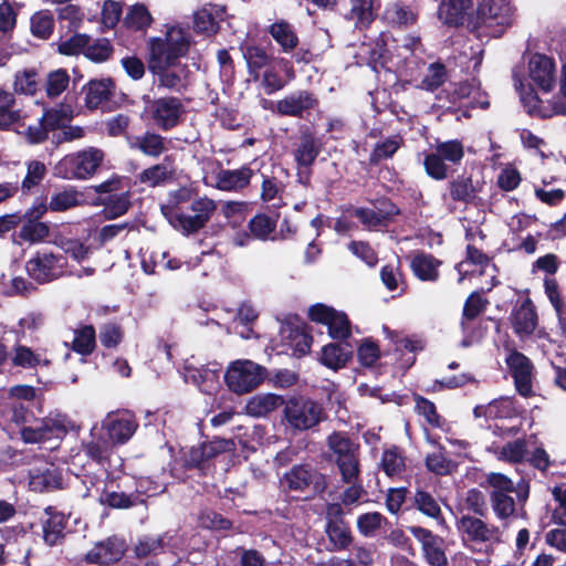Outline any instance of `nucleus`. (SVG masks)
<instances>
[{
  "label": "nucleus",
  "instance_id": "obj_22",
  "mask_svg": "<svg viewBox=\"0 0 566 566\" xmlns=\"http://www.w3.org/2000/svg\"><path fill=\"white\" fill-rule=\"evenodd\" d=\"M66 114L62 109H45L36 125L27 128V138L31 144H41L49 137L50 132L65 127Z\"/></svg>",
  "mask_w": 566,
  "mask_h": 566
},
{
  "label": "nucleus",
  "instance_id": "obj_52",
  "mask_svg": "<svg viewBox=\"0 0 566 566\" xmlns=\"http://www.w3.org/2000/svg\"><path fill=\"white\" fill-rule=\"evenodd\" d=\"M285 403L282 396L275 394L258 395L249 400L247 410L255 417L266 416Z\"/></svg>",
  "mask_w": 566,
  "mask_h": 566
},
{
  "label": "nucleus",
  "instance_id": "obj_4",
  "mask_svg": "<svg viewBox=\"0 0 566 566\" xmlns=\"http://www.w3.org/2000/svg\"><path fill=\"white\" fill-rule=\"evenodd\" d=\"M190 39L180 28H171L166 33V39L151 38L149 40V69L156 72V67H171L178 60L189 52Z\"/></svg>",
  "mask_w": 566,
  "mask_h": 566
},
{
  "label": "nucleus",
  "instance_id": "obj_3",
  "mask_svg": "<svg viewBox=\"0 0 566 566\" xmlns=\"http://www.w3.org/2000/svg\"><path fill=\"white\" fill-rule=\"evenodd\" d=\"M217 206L213 200L205 197L195 199L189 209L193 214H188L178 205H163L160 210L169 224L184 235L199 232L210 221Z\"/></svg>",
  "mask_w": 566,
  "mask_h": 566
},
{
  "label": "nucleus",
  "instance_id": "obj_56",
  "mask_svg": "<svg viewBox=\"0 0 566 566\" xmlns=\"http://www.w3.org/2000/svg\"><path fill=\"white\" fill-rule=\"evenodd\" d=\"M48 174L46 166L40 160H30L27 164V175L21 182L23 193H31L38 187Z\"/></svg>",
  "mask_w": 566,
  "mask_h": 566
},
{
  "label": "nucleus",
  "instance_id": "obj_58",
  "mask_svg": "<svg viewBox=\"0 0 566 566\" xmlns=\"http://www.w3.org/2000/svg\"><path fill=\"white\" fill-rule=\"evenodd\" d=\"M433 151L450 166L459 165L464 157L463 144L458 139L438 142Z\"/></svg>",
  "mask_w": 566,
  "mask_h": 566
},
{
  "label": "nucleus",
  "instance_id": "obj_61",
  "mask_svg": "<svg viewBox=\"0 0 566 566\" xmlns=\"http://www.w3.org/2000/svg\"><path fill=\"white\" fill-rule=\"evenodd\" d=\"M113 52L114 48L108 39L101 38L94 41L91 39L85 48L84 55L95 63H103L113 55Z\"/></svg>",
  "mask_w": 566,
  "mask_h": 566
},
{
  "label": "nucleus",
  "instance_id": "obj_6",
  "mask_svg": "<svg viewBox=\"0 0 566 566\" xmlns=\"http://www.w3.org/2000/svg\"><path fill=\"white\" fill-rule=\"evenodd\" d=\"M104 160V151L99 148L87 149L64 156L55 165V175L63 179L85 180L93 177Z\"/></svg>",
  "mask_w": 566,
  "mask_h": 566
},
{
  "label": "nucleus",
  "instance_id": "obj_24",
  "mask_svg": "<svg viewBox=\"0 0 566 566\" xmlns=\"http://www.w3.org/2000/svg\"><path fill=\"white\" fill-rule=\"evenodd\" d=\"M138 481H140L139 486L132 493L104 490L99 495V503L115 510H128L137 505H145L146 499L144 495L146 491L142 488L149 480L142 478Z\"/></svg>",
  "mask_w": 566,
  "mask_h": 566
},
{
  "label": "nucleus",
  "instance_id": "obj_9",
  "mask_svg": "<svg viewBox=\"0 0 566 566\" xmlns=\"http://www.w3.org/2000/svg\"><path fill=\"white\" fill-rule=\"evenodd\" d=\"M284 417L293 429L308 430L323 420L324 409L312 399L292 397L285 402Z\"/></svg>",
  "mask_w": 566,
  "mask_h": 566
},
{
  "label": "nucleus",
  "instance_id": "obj_31",
  "mask_svg": "<svg viewBox=\"0 0 566 566\" xmlns=\"http://www.w3.org/2000/svg\"><path fill=\"white\" fill-rule=\"evenodd\" d=\"M127 143L130 149L138 150L151 158L160 157L168 149L166 137L153 130H146L142 135L128 136Z\"/></svg>",
  "mask_w": 566,
  "mask_h": 566
},
{
  "label": "nucleus",
  "instance_id": "obj_40",
  "mask_svg": "<svg viewBox=\"0 0 566 566\" xmlns=\"http://www.w3.org/2000/svg\"><path fill=\"white\" fill-rule=\"evenodd\" d=\"M56 432H65L63 424L56 422L49 423L48 421L40 420L39 424L33 427L31 424H23L20 429L21 439L25 443H39L56 437Z\"/></svg>",
  "mask_w": 566,
  "mask_h": 566
},
{
  "label": "nucleus",
  "instance_id": "obj_48",
  "mask_svg": "<svg viewBox=\"0 0 566 566\" xmlns=\"http://www.w3.org/2000/svg\"><path fill=\"white\" fill-rule=\"evenodd\" d=\"M490 304V301L483 296L482 292H472L465 300L462 317L460 322L461 329H468L469 323H473L483 314Z\"/></svg>",
  "mask_w": 566,
  "mask_h": 566
},
{
  "label": "nucleus",
  "instance_id": "obj_33",
  "mask_svg": "<svg viewBox=\"0 0 566 566\" xmlns=\"http://www.w3.org/2000/svg\"><path fill=\"white\" fill-rule=\"evenodd\" d=\"M240 49L247 63L248 74L254 81H259L262 70L272 63L273 56L263 46L258 44L245 43Z\"/></svg>",
  "mask_w": 566,
  "mask_h": 566
},
{
  "label": "nucleus",
  "instance_id": "obj_19",
  "mask_svg": "<svg viewBox=\"0 0 566 566\" xmlns=\"http://www.w3.org/2000/svg\"><path fill=\"white\" fill-rule=\"evenodd\" d=\"M528 77L543 95L549 93L556 84V66L554 61L539 53L528 60Z\"/></svg>",
  "mask_w": 566,
  "mask_h": 566
},
{
  "label": "nucleus",
  "instance_id": "obj_54",
  "mask_svg": "<svg viewBox=\"0 0 566 566\" xmlns=\"http://www.w3.org/2000/svg\"><path fill=\"white\" fill-rule=\"evenodd\" d=\"M325 533L328 541L333 544L334 551H345L354 542L348 522L326 524Z\"/></svg>",
  "mask_w": 566,
  "mask_h": 566
},
{
  "label": "nucleus",
  "instance_id": "obj_20",
  "mask_svg": "<svg viewBox=\"0 0 566 566\" xmlns=\"http://www.w3.org/2000/svg\"><path fill=\"white\" fill-rule=\"evenodd\" d=\"M419 15L420 6L417 1H396L386 7L382 19L392 29L406 30L417 24Z\"/></svg>",
  "mask_w": 566,
  "mask_h": 566
},
{
  "label": "nucleus",
  "instance_id": "obj_14",
  "mask_svg": "<svg viewBox=\"0 0 566 566\" xmlns=\"http://www.w3.org/2000/svg\"><path fill=\"white\" fill-rule=\"evenodd\" d=\"M407 530L420 543L422 557L429 566H448L444 539L441 536L418 525L408 526Z\"/></svg>",
  "mask_w": 566,
  "mask_h": 566
},
{
  "label": "nucleus",
  "instance_id": "obj_53",
  "mask_svg": "<svg viewBox=\"0 0 566 566\" xmlns=\"http://www.w3.org/2000/svg\"><path fill=\"white\" fill-rule=\"evenodd\" d=\"M123 23L128 30L146 31L153 23V17L145 4L136 3L128 9Z\"/></svg>",
  "mask_w": 566,
  "mask_h": 566
},
{
  "label": "nucleus",
  "instance_id": "obj_36",
  "mask_svg": "<svg viewBox=\"0 0 566 566\" xmlns=\"http://www.w3.org/2000/svg\"><path fill=\"white\" fill-rule=\"evenodd\" d=\"M350 7L344 12L347 20L355 21L357 27H369L380 9V0H349Z\"/></svg>",
  "mask_w": 566,
  "mask_h": 566
},
{
  "label": "nucleus",
  "instance_id": "obj_17",
  "mask_svg": "<svg viewBox=\"0 0 566 566\" xmlns=\"http://www.w3.org/2000/svg\"><path fill=\"white\" fill-rule=\"evenodd\" d=\"M505 363L517 392L523 397H531L533 395V364L531 360L524 354L511 350L505 357Z\"/></svg>",
  "mask_w": 566,
  "mask_h": 566
},
{
  "label": "nucleus",
  "instance_id": "obj_38",
  "mask_svg": "<svg viewBox=\"0 0 566 566\" xmlns=\"http://www.w3.org/2000/svg\"><path fill=\"white\" fill-rule=\"evenodd\" d=\"M115 90V83L111 77L91 80L84 85L85 106L88 109H96L102 103L111 99Z\"/></svg>",
  "mask_w": 566,
  "mask_h": 566
},
{
  "label": "nucleus",
  "instance_id": "obj_5",
  "mask_svg": "<svg viewBox=\"0 0 566 566\" xmlns=\"http://www.w3.org/2000/svg\"><path fill=\"white\" fill-rule=\"evenodd\" d=\"M514 86L520 92L521 102L530 115L547 118L566 114V64L562 72L560 92L563 97L544 99L531 85L526 87L516 75L514 76Z\"/></svg>",
  "mask_w": 566,
  "mask_h": 566
},
{
  "label": "nucleus",
  "instance_id": "obj_39",
  "mask_svg": "<svg viewBox=\"0 0 566 566\" xmlns=\"http://www.w3.org/2000/svg\"><path fill=\"white\" fill-rule=\"evenodd\" d=\"M410 509L417 510L421 514L434 520L439 525H443L446 520L437 499L428 491L418 488L411 499Z\"/></svg>",
  "mask_w": 566,
  "mask_h": 566
},
{
  "label": "nucleus",
  "instance_id": "obj_23",
  "mask_svg": "<svg viewBox=\"0 0 566 566\" xmlns=\"http://www.w3.org/2000/svg\"><path fill=\"white\" fill-rule=\"evenodd\" d=\"M30 486L33 491L50 492L63 488V474L53 463H45L29 470Z\"/></svg>",
  "mask_w": 566,
  "mask_h": 566
},
{
  "label": "nucleus",
  "instance_id": "obj_25",
  "mask_svg": "<svg viewBox=\"0 0 566 566\" xmlns=\"http://www.w3.org/2000/svg\"><path fill=\"white\" fill-rule=\"evenodd\" d=\"M484 517L465 515L457 517V528L464 542L482 544L491 539L493 531L484 522Z\"/></svg>",
  "mask_w": 566,
  "mask_h": 566
},
{
  "label": "nucleus",
  "instance_id": "obj_29",
  "mask_svg": "<svg viewBox=\"0 0 566 566\" xmlns=\"http://www.w3.org/2000/svg\"><path fill=\"white\" fill-rule=\"evenodd\" d=\"M224 8L217 4H206L193 13V30L196 33L214 35L220 30Z\"/></svg>",
  "mask_w": 566,
  "mask_h": 566
},
{
  "label": "nucleus",
  "instance_id": "obj_34",
  "mask_svg": "<svg viewBox=\"0 0 566 566\" xmlns=\"http://www.w3.org/2000/svg\"><path fill=\"white\" fill-rule=\"evenodd\" d=\"M168 533L159 535H142L137 538L132 548L133 556L137 559L157 557L166 552L168 547Z\"/></svg>",
  "mask_w": 566,
  "mask_h": 566
},
{
  "label": "nucleus",
  "instance_id": "obj_13",
  "mask_svg": "<svg viewBox=\"0 0 566 566\" xmlns=\"http://www.w3.org/2000/svg\"><path fill=\"white\" fill-rule=\"evenodd\" d=\"M48 212V206L44 200L35 201L24 212L20 211L21 228L19 238L23 242L38 243L44 241L50 235V227L41 221Z\"/></svg>",
  "mask_w": 566,
  "mask_h": 566
},
{
  "label": "nucleus",
  "instance_id": "obj_26",
  "mask_svg": "<svg viewBox=\"0 0 566 566\" xmlns=\"http://www.w3.org/2000/svg\"><path fill=\"white\" fill-rule=\"evenodd\" d=\"M254 176L249 165L239 169H221L216 175V188L222 191H241L245 189Z\"/></svg>",
  "mask_w": 566,
  "mask_h": 566
},
{
  "label": "nucleus",
  "instance_id": "obj_7",
  "mask_svg": "<svg viewBox=\"0 0 566 566\" xmlns=\"http://www.w3.org/2000/svg\"><path fill=\"white\" fill-rule=\"evenodd\" d=\"M266 376L265 367L249 359L235 360L228 367L224 382L230 391L244 395L258 388Z\"/></svg>",
  "mask_w": 566,
  "mask_h": 566
},
{
  "label": "nucleus",
  "instance_id": "obj_12",
  "mask_svg": "<svg viewBox=\"0 0 566 566\" xmlns=\"http://www.w3.org/2000/svg\"><path fill=\"white\" fill-rule=\"evenodd\" d=\"M146 112L159 129L168 132L181 123L185 106L179 97L164 96L149 101Z\"/></svg>",
  "mask_w": 566,
  "mask_h": 566
},
{
  "label": "nucleus",
  "instance_id": "obj_62",
  "mask_svg": "<svg viewBox=\"0 0 566 566\" xmlns=\"http://www.w3.org/2000/svg\"><path fill=\"white\" fill-rule=\"evenodd\" d=\"M447 81V69L441 62L431 63L423 76L420 88L428 92H434Z\"/></svg>",
  "mask_w": 566,
  "mask_h": 566
},
{
  "label": "nucleus",
  "instance_id": "obj_46",
  "mask_svg": "<svg viewBox=\"0 0 566 566\" xmlns=\"http://www.w3.org/2000/svg\"><path fill=\"white\" fill-rule=\"evenodd\" d=\"M353 352L338 343H329L322 348L321 363L333 370L346 366L352 359Z\"/></svg>",
  "mask_w": 566,
  "mask_h": 566
},
{
  "label": "nucleus",
  "instance_id": "obj_45",
  "mask_svg": "<svg viewBox=\"0 0 566 566\" xmlns=\"http://www.w3.org/2000/svg\"><path fill=\"white\" fill-rule=\"evenodd\" d=\"M403 145L405 139L398 134L376 143L369 155V166H378L381 161L391 159Z\"/></svg>",
  "mask_w": 566,
  "mask_h": 566
},
{
  "label": "nucleus",
  "instance_id": "obj_47",
  "mask_svg": "<svg viewBox=\"0 0 566 566\" xmlns=\"http://www.w3.org/2000/svg\"><path fill=\"white\" fill-rule=\"evenodd\" d=\"M99 202L104 206L102 213L106 220L117 219L132 207L130 191L125 190L120 193L109 195L99 199Z\"/></svg>",
  "mask_w": 566,
  "mask_h": 566
},
{
  "label": "nucleus",
  "instance_id": "obj_42",
  "mask_svg": "<svg viewBox=\"0 0 566 566\" xmlns=\"http://www.w3.org/2000/svg\"><path fill=\"white\" fill-rule=\"evenodd\" d=\"M33 405L34 402L8 399L2 412L10 422H13L19 427L23 424H32L38 421L33 411Z\"/></svg>",
  "mask_w": 566,
  "mask_h": 566
},
{
  "label": "nucleus",
  "instance_id": "obj_44",
  "mask_svg": "<svg viewBox=\"0 0 566 566\" xmlns=\"http://www.w3.org/2000/svg\"><path fill=\"white\" fill-rule=\"evenodd\" d=\"M286 339L289 340L290 347L293 349L294 356L302 357L310 353L313 336L306 324L289 326Z\"/></svg>",
  "mask_w": 566,
  "mask_h": 566
},
{
  "label": "nucleus",
  "instance_id": "obj_51",
  "mask_svg": "<svg viewBox=\"0 0 566 566\" xmlns=\"http://www.w3.org/2000/svg\"><path fill=\"white\" fill-rule=\"evenodd\" d=\"M20 118V109L15 108L14 94L0 87V130L9 129Z\"/></svg>",
  "mask_w": 566,
  "mask_h": 566
},
{
  "label": "nucleus",
  "instance_id": "obj_43",
  "mask_svg": "<svg viewBox=\"0 0 566 566\" xmlns=\"http://www.w3.org/2000/svg\"><path fill=\"white\" fill-rule=\"evenodd\" d=\"M379 468L390 479L400 478L406 471L403 451L397 446L385 449L380 458Z\"/></svg>",
  "mask_w": 566,
  "mask_h": 566
},
{
  "label": "nucleus",
  "instance_id": "obj_64",
  "mask_svg": "<svg viewBox=\"0 0 566 566\" xmlns=\"http://www.w3.org/2000/svg\"><path fill=\"white\" fill-rule=\"evenodd\" d=\"M112 443L103 437L93 438L83 443V451L91 460L103 463L109 455Z\"/></svg>",
  "mask_w": 566,
  "mask_h": 566
},
{
  "label": "nucleus",
  "instance_id": "obj_21",
  "mask_svg": "<svg viewBox=\"0 0 566 566\" xmlns=\"http://www.w3.org/2000/svg\"><path fill=\"white\" fill-rule=\"evenodd\" d=\"M388 333L391 342L394 343V355L396 367L406 373L416 363V354L424 349V343L418 338L411 337H398V334L394 331L385 328Z\"/></svg>",
  "mask_w": 566,
  "mask_h": 566
},
{
  "label": "nucleus",
  "instance_id": "obj_28",
  "mask_svg": "<svg viewBox=\"0 0 566 566\" xmlns=\"http://www.w3.org/2000/svg\"><path fill=\"white\" fill-rule=\"evenodd\" d=\"M265 32L279 45L281 53H293L300 44V38L294 25L285 19L276 20L268 25Z\"/></svg>",
  "mask_w": 566,
  "mask_h": 566
},
{
  "label": "nucleus",
  "instance_id": "obj_59",
  "mask_svg": "<svg viewBox=\"0 0 566 566\" xmlns=\"http://www.w3.org/2000/svg\"><path fill=\"white\" fill-rule=\"evenodd\" d=\"M80 193L74 188L57 191L51 196L50 202L46 203L48 210L54 212H63L80 205Z\"/></svg>",
  "mask_w": 566,
  "mask_h": 566
},
{
  "label": "nucleus",
  "instance_id": "obj_55",
  "mask_svg": "<svg viewBox=\"0 0 566 566\" xmlns=\"http://www.w3.org/2000/svg\"><path fill=\"white\" fill-rule=\"evenodd\" d=\"M30 30L34 38L48 40L54 31V17L50 10H40L30 19Z\"/></svg>",
  "mask_w": 566,
  "mask_h": 566
},
{
  "label": "nucleus",
  "instance_id": "obj_37",
  "mask_svg": "<svg viewBox=\"0 0 566 566\" xmlns=\"http://www.w3.org/2000/svg\"><path fill=\"white\" fill-rule=\"evenodd\" d=\"M489 509L485 502L484 494L473 488L470 489L463 496L458 499L455 505V518L459 516H488Z\"/></svg>",
  "mask_w": 566,
  "mask_h": 566
},
{
  "label": "nucleus",
  "instance_id": "obj_60",
  "mask_svg": "<svg viewBox=\"0 0 566 566\" xmlns=\"http://www.w3.org/2000/svg\"><path fill=\"white\" fill-rule=\"evenodd\" d=\"M385 523L387 518L381 513L368 512L358 515L356 526L363 536L374 537Z\"/></svg>",
  "mask_w": 566,
  "mask_h": 566
},
{
  "label": "nucleus",
  "instance_id": "obj_49",
  "mask_svg": "<svg viewBox=\"0 0 566 566\" xmlns=\"http://www.w3.org/2000/svg\"><path fill=\"white\" fill-rule=\"evenodd\" d=\"M40 90V74L34 67L17 71L13 80V94L34 96Z\"/></svg>",
  "mask_w": 566,
  "mask_h": 566
},
{
  "label": "nucleus",
  "instance_id": "obj_2",
  "mask_svg": "<svg viewBox=\"0 0 566 566\" xmlns=\"http://www.w3.org/2000/svg\"><path fill=\"white\" fill-rule=\"evenodd\" d=\"M284 492L296 494L294 497L313 500L325 493L328 479L316 465L305 462L293 464L280 479Z\"/></svg>",
  "mask_w": 566,
  "mask_h": 566
},
{
  "label": "nucleus",
  "instance_id": "obj_10",
  "mask_svg": "<svg viewBox=\"0 0 566 566\" xmlns=\"http://www.w3.org/2000/svg\"><path fill=\"white\" fill-rule=\"evenodd\" d=\"M318 96L310 90H297L279 99L272 111L283 117L308 119L319 112Z\"/></svg>",
  "mask_w": 566,
  "mask_h": 566
},
{
  "label": "nucleus",
  "instance_id": "obj_35",
  "mask_svg": "<svg viewBox=\"0 0 566 566\" xmlns=\"http://www.w3.org/2000/svg\"><path fill=\"white\" fill-rule=\"evenodd\" d=\"M476 197V188L471 176L459 175L447 185V192L442 195L444 201L451 200L464 205L471 203Z\"/></svg>",
  "mask_w": 566,
  "mask_h": 566
},
{
  "label": "nucleus",
  "instance_id": "obj_11",
  "mask_svg": "<svg viewBox=\"0 0 566 566\" xmlns=\"http://www.w3.org/2000/svg\"><path fill=\"white\" fill-rule=\"evenodd\" d=\"M307 317L311 322L325 325L331 338L346 340L352 336L350 321L346 313L323 303L310 306Z\"/></svg>",
  "mask_w": 566,
  "mask_h": 566
},
{
  "label": "nucleus",
  "instance_id": "obj_41",
  "mask_svg": "<svg viewBox=\"0 0 566 566\" xmlns=\"http://www.w3.org/2000/svg\"><path fill=\"white\" fill-rule=\"evenodd\" d=\"M441 264L442 262L432 254L418 252L412 258L410 268L420 281L436 282L440 276L438 269Z\"/></svg>",
  "mask_w": 566,
  "mask_h": 566
},
{
  "label": "nucleus",
  "instance_id": "obj_57",
  "mask_svg": "<svg viewBox=\"0 0 566 566\" xmlns=\"http://www.w3.org/2000/svg\"><path fill=\"white\" fill-rule=\"evenodd\" d=\"M423 167L426 174L433 180H444L449 177L450 165L447 164L437 153L430 151L423 156Z\"/></svg>",
  "mask_w": 566,
  "mask_h": 566
},
{
  "label": "nucleus",
  "instance_id": "obj_30",
  "mask_svg": "<svg viewBox=\"0 0 566 566\" xmlns=\"http://www.w3.org/2000/svg\"><path fill=\"white\" fill-rule=\"evenodd\" d=\"M44 515L46 517L42 520L43 539L45 544L54 546L64 538L69 520L64 513L51 505L44 509Z\"/></svg>",
  "mask_w": 566,
  "mask_h": 566
},
{
  "label": "nucleus",
  "instance_id": "obj_63",
  "mask_svg": "<svg viewBox=\"0 0 566 566\" xmlns=\"http://www.w3.org/2000/svg\"><path fill=\"white\" fill-rule=\"evenodd\" d=\"M328 448L336 458L346 455L353 451H359V444L354 442L345 432L334 431L327 438Z\"/></svg>",
  "mask_w": 566,
  "mask_h": 566
},
{
  "label": "nucleus",
  "instance_id": "obj_27",
  "mask_svg": "<svg viewBox=\"0 0 566 566\" xmlns=\"http://www.w3.org/2000/svg\"><path fill=\"white\" fill-rule=\"evenodd\" d=\"M512 326L520 338L532 335L538 324L535 305L530 298L524 300L512 313Z\"/></svg>",
  "mask_w": 566,
  "mask_h": 566
},
{
  "label": "nucleus",
  "instance_id": "obj_32",
  "mask_svg": "<svg viewBox=\"0 0 566 566\" xmlns=\"http://www.w3.org/2000/svg\"><path fill=\"white\" fill-rule=\"evenodd\" d=\"M279 217V212H259L249 220L247 228L254 240L261 242L276 241Z\"/></svg>",
  "mask_w": 566,
  "mask_h": 566
},
{
  "label": "nucleus",
  "instance_id": "obj_16",
  "mask_svg": "<svg viewBox=\"0 0 566 566\" xmlns=\"http://www.w3.org/2000/svg\"><path fill=\"white\" fill-rule=\"evenodd\" d=\"M127 551L126 541L116 535L94 544L85 554L87 564L108 566L118 563Z\"/></svg>",
  "mask_w": 566,
  "mask_h": 566
},
{
  "label": "nucleus",
  "instance_id": "obj_1",
  "mask_svg": "<svg viewBox=\"0 0 566 566\" xmlns=\"http://www.w3.org/2000/svg\"><path fill=\"white\" fill-rule=\"evenodd\" d=\"M437 17L448 28H465L475 32L488 25L495 18V13H492V1L479 2L474 8L471 0H441Z\"/></svg>",
  "mask_w": 566,
  "mask_h": 566
},
{
  "label": "nucleus",
  "instance_id": "obj_8",
  "mask_svg": "<svg viewBox=\"0 0 566 566\" xmlns=\"http://www.w3.org/2000/svg\"><path fill=\"white\" fill-rule=\"evenodd\" d=\"M66 258L49 250L36 251L25 262L28 275L39 284L53 282L64 274Z\"/></svg>",
  "mask_w": 566,
  "mask_h": 566
},
{
  "label": "nucleus",
  "instance_id": "obj_50",
  "mask_svg": "<svg viewBox=\"0 0 566 566\" xmlns=\"http://www.w3.org/2000/svg\"><path fill=\"white\" fill-rule=\"evenodd\" d=\"M71 349L82 356H90L96 349V331L93 325H82L74 329Z\"/></svg>",
  "mask_w": 566,
  "mask_h": 566
},
{
  "label": "nucleus",
  "instance_id": "obj_18",
  "mask_svg": "<svg viewBox=\"0 0 566 566\" xmlns=\"http://www.w3.org/2000/svg\"><path fill=\"white\" fill-rule=\"evenodd\" d=\"M102 428L112 446L124 444L136 432L138 422L135 416L128 411L117 412L108 415L103 421Z\"/></svg>",
  "mask_w": 566,
  "mask_h": 566
},
{
  "label": "nucleus",
  "instance_id": "obj_15",
  "mask_svg": "<svg viewBox=\"0 0 566 566\" xmlns=\"http://www.w3.org/2000/svg\"><path fill=\"white\" fill-rule=\"evenodd\" d=\"M324 144L316 132L306 126L300 130L293 145V158L297 168H311L322 153Z\"/></svg>",
  "mask_w": 566,
  "mask_h": 566
}]
</instances>
